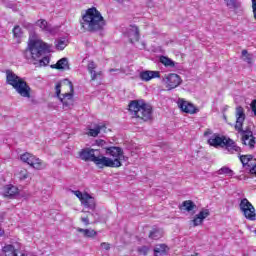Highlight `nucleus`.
<instances>
[{"mask_svg":"<svg viewBox=\"0 0 256 256\" xmlns=\"http://www.w3.org/2000/svg\"><path fill=\"white\" fill-rule=\"evenodd\" d=\"M21 161H23V163H27L28 165H30V167H33L34 169H45V167H47V165L39 158L35 157L33 154L31 153H24L20 156Z\"/></svg>","mask_w":256,"mask_h":256,"instance_id":"obj_11","label":"nucleus"},{"mask_svg":"<svg viewBox=\"0 0 256 256\" xmlns=\"http://www.w3.org/2000/svg\"><path fill=\"white\" fill-rule=\"evenodd\" d=\"M80 221L84 223V225L87 227L88 225H91V222L89 221V216H82L80 218Z\"/></svg>","mask_w":256,"mask_h":256,"instance_id":"obj_40","label":"nucleus"},{"mask_svg":"<svg viewBox=\"0 0 256 256\" xmlns=\"http://www.w3.org/2000/svg\"><path fill=\"white\" fill-rule=\"evenodd\" d=\"M182 207L184 208V211H187L188 213L193 211V209H197V205L191 200H186L182 203Z\"/></svg>","mask_w":256,"mask_h":256,"instance_id":"obj_29","label":"nucleus"},{"mask_svg":"<svg viewBox=\"0 0 256 256\" xmlns=\"http://www.w3.org/2000/svg\"><path fill=\"white\" fill-rule=\"evenodd\" d=\"M13 35L16 39L23 37V30L19 26H15L13 29Z\"/></svg>","mask_w":256,"mask_h":256,"instance_id":"obj_34","label":"nucleus"},{"mask_svg":"<svg viewBox=\"0 0 256 256\" xmlns=\"http://www.w3.org/2000/svg\"><path fill=\"white\" fill-rule=\"evenodd\" d=\"M248 171H250L251 175H256V164H252Z\"/></svg>","mask_w":256,"mask_h":256,"instance_id":"obj_44","label":"nucleus"},{"mask_svg":"<svg viewBox=\"0 0 256 256\" xmlns=\"http://www.w3.org/2000/svg\"><path fill=\"white\" fill-rule=\"evenodd\" d=\"M24 27H25L26 29H28V31H31V29H33V24L27 23V24L24 25Z\"/></svg>","mask_w":256,"mask_h":256,"instance_id":"obj_47","label":"nucleus"},{"mask_svg":"<svg viewBox=\"0 0 256 256\" xmlns=\"http://www.w3.org/2000/svg\"><path fill=\"white\" fill-rule=\"evenodd\" d=\"M88 215H91V212H88Z\"/></svg>","mask_w":256,"mask_h":256,"instance_id":"obj_50","label":"nucleus"},{"mask_svg":"<svg viewBox=\"0 0 256 256\" xmlns=\"http://www.w3.org/2000/svg\"><path fill=\"white\" fill-rule=\"evenodd\" d=\"M76 231H78V233H83L84 237H88L90 239L93 237H97V231H95L94 229L77 228Z\"/></svg>","mask_w":256,"mask_h":256,"instance_id":"obj_26","label":"nucleus"},{"mask_svg":"<svg viewBox=\"0 0 256 256\" xmlns=\"http://www.w3.org/2000/svg\"><path fill=\"white\" fill-rule=\"evenodd\" d=\"M95 69H97V64L95 62H89L88 63V71L91 75L92 81H95L97 77L101 76V72H96Z\"/></svg>","mask_w":256,"mask_h":256,"instance_id":"obj_25","label":"nucleus"},{"mask_svg":"<svg viewBox=\"0 0 256 256\" xmlns=\"http://www.w3.org/2000/svg\"><path fill=\"white\" fill-rule=\"evenodd\" d=\"M210 215V212L208 209L200 211L196 216H198L202 221L204 219H207Z\"/></svg>","mask_w":256,"mask_h":256,"instance_id":"obj_35","label":"nucleus"},{"mask_svg":"<svg viewBox=\"0 0 256 256\" xmlns=\"http://www.w3.org/2000/svg\"><path fill=\"white\" fill-rule=\"evenodd\" d=\"M99 133H107V127L105 125H98L94 129H89L87 135L90 137H97Z\"/></svg>","mask_w":256,"mask_h":256,"instance_id":"obj_23","label":"nucleus"},{"mask_svg":"<svg viewBox=\"0 0 256 256\" xmlns=\"http://www.w3.org/2000/svg\"><path fill=\"white\" fill-rule=\"evenodd\" d=\"M209 135H213V131L211 129H207L205 132H204V137H209Z\"/></svg>","mask_w":256,"mask_h":256,"instance_id":"obj_46","label":"nucleus"},{"mask_svg":"<svg viewBox=\"0 0 256 256\" xmlns=\"http://www.w3.org/2000/svg\"><path fill=\"white\" fill-rule=\"evenodd\" d=\"M239 207L240 211L243 213L244 217L248 219V221H256L255 207L247 198L240 201Z\"/></svg>","mask_w":256,"mask_h":256,"instance_id":"obj_9","label":"nucleus"},{"mask_svg":"<svg viewBox=\"0 0 256 256\" xmlns=\"http://www.w3.org/2000/svg\"><path fill=\"white\" fill-rule=\"evenodd\" d=\"M129 112L132 117L141 119V121H151L153 119V107L144 102V100H134L129 104Z\"/></svg>","mask_w":256,"mask_h":256,"instance_id":"obj_5","label":"nucleus"},{"mask_svg":"<svg viewBox=\"0 0 256 256\" xmlns=\"http://www.w3.org/2000/svg\"><path fill=\"white\" fill-rule=\"evenodd\" d=\"M162 83L165 85L168 91L177 89V87L181 85V76L175 73L166 74L162 78Z\"/></svg>","mask_w":256,"mask_h":256,"instance_id":"obj_12","label":"nucleus"},{"mask_svg":"<svg viewBox=\"0 0 256 256\" xmlns=\"http://www.w3.org/2000/svg\"><path fill=\"white\" fill-rule=\"evenodd\" d=\"M106 155H108V157L102 155V169H105V167H121V165H123L122 161H125L123 149L117 146L106 148Z\"/></svg>","mask_w":256,"mask_h":256,"instance_id":"obj_6","label":"nucleus"},{"mask_svg":"<svg viewBox=\"0 0 256 256\" xmlns=\"http://www.w3.org/2000/svg\"><path fill=\"white\" fill-rule=\"evenodd\" d=\"M254 234L256 235V230H254Z\"/></svg>","mask_w":256,"mask_h":256,"instance_id":"obj_51","label":"nucleus"},{"mask_svg":"<svg viewBox=\"0 0 256 256\" xmlns=\"http://www.w3.org/2000/svg\"><path fill=\"white\" fill-rule=\"evenodd\" d=\"M35 26L39 27L44 33H54L55 29L45 19H40L35 22Z\"/></svg>","mask_w":256,"mask_h":256,"instance_id":"obj_18","label":"nucleus"},{"mask_svg":"<svg viewBox=\"0 0 256 256\" xmlns=\"http://www.w3.org/2000/svg\"><path fill=\"white\" fill-rule=\"evenodd\" d=\"M192 223H193V227H199V225L203 223V220L196 215L192 220Z\"/></svg>","mask_w":256,"mask_h":256,"instance_id":"obj_37","label":"nucleus"},{"mask_svg":"<svg viewBox=\"0 0 256 256\" xmlns=\"http://www.w3.org/2000/svg\"><path fill=\"white\" fill-rule=\"evenodd\" d=\"M127 37L132 43H135V41H139V28L137 26H130L127 31Z\"/></svg>","mask_w":256,"mask_h":256,"instance_id":"obj_21","label":"nucleus"},{"mask_svg":"<svg viewBox=\"0 0 256 256\" xmlns=\"http://www.w3.org/2000/svg\"><path fill=\"white\" fill-rule=\"evenodd\" d=\"M72 193L79 199V201L81 202V205L86 207V209H91L93 211L95 207H97L95 198L89 195L88 193L83 194L79 190H72Z\"/></svg>","mask_w":256,"mask_h":256,"instance_id":"obj_10","label":"nucleus"},{"mask_svg":"<svg viewBox=\"0 0 256 256\" xmlns=\"http://www.w3.org/2000/svg\"><path fill=\"white\" fill-rule=\"evenodd\" d=\"M3 233H4V231H3V229H1V227H0V237L3 235Z\"/></svg>","mask_w":256,"mask_h":256,"instance_id":"obj_49","label":"nucleus"},{"mask_svg":"<svg viewBox=\"0 0 256 256\" xmlns=\"http://www.w3.org/2000/svg\"><path fill=\"white\" fill-rule=\"evenodd\" d=\"M4 197H15V195H19V188L13 185H6L3 188Z\"/></svg>","mask_w":256,"mask_h":256,"instance_id":"obj_20","label":"nucleus"},{"mask_svg":"<svg viewBox=\"0 0 256 256\" xmlns=\"http://www.w3.org/2000/svg\"><path fill=\"white\" fill-rule=\"evenodd\" d=\"M79 157L82 161H91L98 169H103V154L98 149L84 148L79 152Z\"/></svg>","mask_w":256,"mask_h":256,"instance_id":"obj_8","label":"nucleus"},{"mask_svg":"<svg viewBox=\"0 0 256 256\" xmlns=\"http://www.w3.org/2000/svg\"><path fill=\"white\" fill-rule=\"evenodd\" d=\"M225 139L227 137L225 136H220L219 134H213L209 139H208V145L211 147H222L225 145Z\"/></svg>","mask_w":256,"mask_h":256,"instance_id":"obj_15","label":"nucleus"},{"mask_svg":"<svg viewBox=\"0 0 256 256\" xmlns=\"http://www.w3.org/2000/svg\"><path fill=\"white\" fill-rule=\"evenodd\" d=\"M167 251H169V247L165 244H158L154 248V255L155 256H164L167 255Z\"/></svg>","mask_w":256,"mask_h":256,"instance_id":"obj_24","label":"nucleus"},{"mask_svg":"<svg viewBox=\"0 0 256 256\" xmlns=\"http://www.w3.org/2000/svg\"><path fill=\"white\" fill-rule=\"evenodd\" d=\"M159 61L164 65V67H175V62L167 56H160Z\"/></svg>","mask_w":256,"mask_h":256,"instance_id":"obj_30","label":"nucleus"},{"mask_svg":"<svg viewBox=\"0 0 256 256\" xmlns=\"http://www.w3.org/2000/svg\"><path fill=\"white\" fill-rule=\"evenodd\" d=\"M161 77V73L159 71H151V70H146L140 72V79L142 81H151V79H159Z\"/></svg>","mask_w":256,"mask_h":256,"instance_id":"obj_17","label":"nucleus"},{"mask_svg":"<svg viewBox=\"0 0 256 256\" xmlns=\"http://www.w3.org/2000/svg\"><path fill=\"white\" fill-rule=\"evenodd\" d=\"M250 107H251L252 112L254 113V115L256 117V99L251 102Z\"/></svg>","mask_w":256,"mask_h":256,"instance_id":"obj_43","label":"nucleus"},{"mask_svg":"<svg viewBox=\"0 0 256 256\" xmlns=\"http://www.w3.org/2000/svg\"><path fill=\"white\" fill-rule=\"evenodd\" d=\"M226 7L228 9H233V11H237V9H241V2L238 0H224Z\"/></svg>","mask_w":256,"mask_h":256,"instance_id":"obj_27","label":"nucleus"},{"mask_svg":"<svg viewBox=\"0 0 256 256\" xmlns=\"http://www.w3.org/2000/svg\"><path fill=\"white\" fill-rule=\"evenodd\" d=\"M239 159L247 170H249L252 166L253 163H256V159L253 157V155H240Z\"/></svg>","mask_w":256,"mask_h":256,"instance_id":"obj_19","label":"nucleus"},{"mask_svg":"<svg viewBox=\"0 0 256 256\" xmlns=\"http://www.w3.org/2000/svg\"><path fill=\"white\" fill-rule=\"evenodd\" d=\"M100 246H101L102 249H104L105 251H109V249H111V244H109V243H107V242L101 243Z\"/></svg>","mask_w":256,"mask_h":256,"instance_id":"obj_42","label":"nucleus"},{"mask_svg":"<svg viewBox=\"0 0 256 256\" xmlns=\"http://www.w3.org/2000/svg\"><path fill=\"white\" fill-rule=\"evenodd\" d=\"M138 253L140 254V255H147V253H149V247H147V246H141V247H139L138 248Z\"/></svg>","mask_w":256,"mask_h":256,"instance_id":"obj_38","label":"nucleus"},{"mask_svg":"<svg viewBox=\"0 0 256 256\" xmlns=\"http://www.w3.org/2000/svg\"><path fill=\"white\" fill-rule=\"evenodd\" d=\"M252 1V13H253V17L256 21V0H251Z\"/></svg>","mask_w":256,"mask_h":256,"instance_id":"obj_41","label":"nucleus"},{"mask_svg":"<svg viewBox=\"0 0 256 256\" xmlns=\"http://www.w3.org/2000/svg\"><path fill=\"white\" fill-rule=\"evenodd\" d=\"M67 45H69V41L66 38H60L55 41V47L58 51H63Z\"/></svg>","mask_w":256,"mask_h":256,"instance_id":"obj_28","label":"nucleus"},{"mask_svg":"<svg viewBox=\"0 0 256 256\" xmlns=\"http://www.w3.org/2000/svg\"><path fill=\"white\" fill-rule=\"evenodd\" d=\"M18 177L21 181H24V179L29 178V172H27V170L23 169L19 172Z\"/></svg>","mask_w":256,"mask_h":256,"instance_id":"obj_36","label":"nucleus"},{"mask_svg":"<svg viewBox=\"0 0 256 256\" xmlns=\"http://www.w3.org/2000/svg\"><path fill=\"white\" fill-rule=\"evenodd\" d=\"M96 144L98 145V147H105V141L104 140H97Z\"/></svg>","mask_w":256,"mask_h":256,"instance_id":"obj_45","label":"nucleus"},{"mask_svg":"<svg viewBox=\"0 0 256 256\" xmlns=\"http://www.w3.org/2000/svg\"><path fill=\"white\" fill-rule=\"evenodd\" d=\"M235 129L241 135V141L243 145L249 147V149L255 148V136H253V131L251 129L243 130V123H245L246 115H245V108L238 106L235 110Z\"/></svg>","mask_w":256,"mask_h":256,"instance_id":"obj_3","label":"nucleus"},{"mask_svg":"<svg viewBox=\"0 0 256 256\" xmlns=\"http://www.w3.org/2000/svg\"><path fill=\"white\" fill-rule=\"evenodd\" d=\"M110 73H121V70L120 69H110L109 70Z\"/></svg>","mask_w":256,"mask_h":256,"instance_id":"obj_48","label":"nucleus"},{"mask_svg":"<svg viewBox=\"0 0 256 256\" xmlns=\"http://www.w3.org/2000/svg\"><path fill=\"white\" fill-rule=\"evenodd\" d=\"M51 51V45L43 42V40L37 37L34 32L30 33L28 46L24 52L26 59H33L37 61L43 57L44 53Z\"/></svg>","mask_w":256,"mask_h":256,"instance_id":"obj_2","label":"nucleus"},{"mask_svg":"<svg viewBox=\"0 0 256 256\" xmlns=\"http://www.w3.org/2000/svg\"><path fill=\"white\" fill-rule=\"evenodd\" d=\"M161 237H163V230L161 229L155 228L149 234V238L154 239L155 241H157V239H161Z\"/></svg>","mask_w":256,"mask_h":256,"instance_id":"obj_31","label":"nucleus"},{"mask_svg":"<svg viewBox=\"0 0 256 256\" xmlns=\"http://www.w3.org/2000/svg\"><path fill=\"white\" fill-rule=\"evenodd\" d=\"M4 256H27V253L22 252L19 248L15 247V245L8 244L2 248Z\"/></svg>","mask_w":256,"mask_h":256,"instance_id":"obj_13","label":"nucleus"},{"mask_svg":"<svg viewBox=\"0 0 256 256\" xmlns=\"http://www.w3.org/2000/svg\"><path fill=\"white\" fill-rule=\"evenodd\" d=\"M63 87H68L69 92H65L64 94H62L61 97V84L58 83L56 85V95L57 97H59L64 109H71V107H73L75 103V100H73V83L71 81L66 80L63 83Z\"/></svg>","mask_w":256,"mask_h":256,"instance_id":"obj_7","label":"nucleus"},{"mask_svg":"<svg viewBox=\"0 0 256 256\" xmlns=\"http://www.w3.org/2000/svg\"><path fill=\"white\" fill-rule=\"evenodd\" d=\"M253 59H255V56H253V54L247 53V50H242V60L245 61V63L251 65V63H253Z\"/></svg>","mask_w":256,"mask_h":256,"instance_id":"obj_32","label":"nucleus"},{"mask_svg":"<svg viewBox=\"0 0 256 256\" xmlns=\"http://www.w3.org/2000/svg\"><path fill=\"white\" fill-rule=\"evenodd\" d=\"M81 29L88 31V33H99L107 27V20L103 17V14L95 7L88 8L82 15L80 20Z\"/></svg>","mask_w":256,"mask_h":256,"instance_id":"obj_1","label":"nucleus"},{"mask_svg":"<svg viewBox=\"0 0 256 256\" xmlns=\"http://www.w3.org/2000/svg\"><path fill=\"white\" fill-rule=\"evenodd\" d=\"M217 174L218 175H227L228 177H233L234 172H233V170H231V168L224 166L217 171Z\"/></svg>","mask_w":256,"mask_h":256,"instance_id":"obj_33","label":"nucleus"},{"mask_svg":"<svg viewBox=\"0 0 256 256\" xmlns=\"http://www.w3.org/2000/svg\"><path fill=\"white\" fill-rule=\"evenodd\" d=\"M49 62H50V59H49V57H47V56L43 57V58L39 61L41 67H47V65L49 64Z\"/></svg>","mask_w":256,"mask_h":256,"instance_id":"obj_39","label":"nucleus"},{"mask_svg":"<svg viewBox=\"0 0 256 256\" xmlns=\"http://www.w3.org/2000/svg\"><path fill=\"white\" fill-rule=\"evenodd\" d=\"M52 69H58L61 71H69V60L67 58L60 59L56 64L51 66Z\"/></svg>","mask_w":256,"mask_h":256,"instance_id":"obj_22","label":"nucleus"},{"mask_svg":"<svg viewBox=\"0 0 256 256\" xmlns=\"http://www.w3.org/2000/svg\"><path fill=\"white\" fill-rule=\"evenodd\" d=\"M223 147H225L226 151H228V153L231 155L241 153V147L237 146V143H235V141H233L231 138H226L224 140Z\"/></svg>","mask_w":256,"mask_h":256,"instance_id":"obj_14","label":"nucleus"},{"mask_svg":"<svg viewBox=\"0 0 256 256\" xmlns=\"http://www.w3.org/2000/svg\"><path fill=\"white\" fill-rule=\"evenodd\" d=\"M178 107L183 111L184 113H189L190 115H193V113H197V108L195 106L187 101L179 100L178 101Z\"/></svg>","mask_w":256,"mask_h":256,"instance_id":"obj_16","label":"nucleus"},{"mask_svg":"<svg viewBox=\"0 0 256 256\" xmlns=\"http://www.w3.org/2000/svg\"><path fill=\"white\" fill-rule=\"evenodd\" d=\"M6 83L11 85L20 97L31 99V87L12 70H6Z\"/></svg>","mask_w":256,"mask_h":256,"instance_id":"obj_4","label":"nucleus"}]
</instances>
